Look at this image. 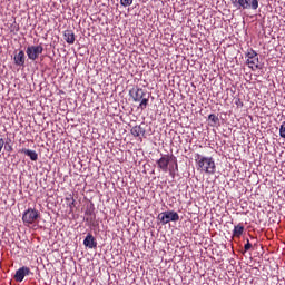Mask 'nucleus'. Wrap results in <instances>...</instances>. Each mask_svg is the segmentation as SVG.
I'll return each instance as SVG.
<instances>
[{
	"instance_id": "0eeeda50",
	"label": "nucleus",
	"mask_w": 285,
	"mask_h": 285,
	"mask_svg": "<svg viewBox=\"0 0 285 285\" xmlns=\"http://www.w3.org/2000/svg\"><path fill=\"white\" fill-rule=\"evenodd\" d=\"M26 52L28 59H30L31 61H37V59H39V55H42L43 52V46H30L27 48Z\"/></svg>"
},
{
	"instance_id": "f8f14e48",
	"label": "nucleus",
	"mask_w": 285,
	"mask_h": 285,
	"mask_svg": "<svg viewBox=\"0 0 285 285\" xmlns=\"http://www.w3.org/2000/svg\"><path fill=\"white\" fill-rule=\"evenodd\" d=\"M20 153L29 157L31 161H37V159H39V154H37L35 150L23 148L20 150Z\"/></svg>"
},
{
	"instance_id": "9b49d317",
	"label": "nucleus",
	"mask_w": 285,
	"mask_h": 285,
	"mask_svg": "<svg viewBox=\"0 0 285 285\" xmlns=\"http://www.w3.org/2000/svg\"><path fill=\"white\" fill-rule=\"evenodd\" d=\"M83 245L86 248H96L97 240L95 239V236H92V234H88L83 240Z\"/></svg>"
},
{
	"instance_id": "f257e3e1",
	"label": "nucleus",
	"mask_w": 285,
	"mask_h": 285,
	"mask_svg": "<svg viewBox=\"0 0 285 285\" xmlns=\"http://www.w3.org/2000/svg\"><path fill=\"white\" fill-rule=\"evenodd\" d=\"M195 161L197 164V170H202L207 175H215L217 170V166L215 165V159H213V157H206V156L196 154Z\"/></svg>"
},
{
	"instance_id": "4468645a",
	"label": "nucleus",
	"mask_w": 285,
	"mask_h": 285,
	"mask_svg": "<svg viewBox=\"0 0 285 285\" xmlns=\"http://www.w3.org/2000/svg\"><path fill=\"white\" fill-rule=\"evenodd\" d=\"M63 39L70 45L75 43V32L72 30H66L63 32Z\"/></svg>"
},
{
	"instance_id": "6e6552de",
	"label": "nucleus",
	"mask_w": 285,
	"mask_h": 285,
	"mask_svg": "<svg viewBox=\"0 0 285 285\" xmlns=\"http://www.w3.org/2000/svg\"><path fill=\"white\" fill-rule=\"evenodd\" d=\"M39 219V210L29 208L22 215L23 224H35V220Z\"/></svg>"
},
{
	"instance_id": "f3484780",
	"label": "nucleus",
	"mask_w": 285,
	"mask_h": 285,
	"mask_svg": "<svg viewBox=\"0 0 285 285\" xmlns=\"http://www.w3.org/2000/svg\"><path fill=\"white\" fill-rule=\"evenodd\" d=\"M120 4L124 6V8H128V6H132V0H120Z\"/></svg>"
},
{
	"instance_id": "423d86ee",
	"label": "nucleus",
	"mask_w": 285,
	"mask_h": 285,
	"mask_svg": "<svg viewBox=\"0 0 285 285\" xmlns=\"http://www.w3.org/2000/svg\"><path fill=\"white\" fill-rule=\"evenodd\" d=\"M158 219L164 226L170 224V222H179V214L173 210L163 212L158 215Z\"/></svg>"
},
{
	"instance_id": "ddd939ff",
	"label": "nucleus",
	"mask_w": 285,
	"mask_h": 285,
	"mask_svg": "<svg viewBox=\"0 0 285 285\" xmlns=\"http://www.w3.org/2000/svg\"><path fill=\"white\" fill-rule=\"evenodd\" d=\"M131 135L134 137H141V135H146V129L144 127H141V125L139 126H135L131 128Z\"/></svg>"
},
{
	"instance_id": "9d476101",
	"label": "nucleus",
	"mask_w": 285,
	"mask_h": 285,
	"mask_svg": "<svg viewBox=\"0 0 285 285\" xmlns=\"http://www.w3.org/2000/svg\"><path fill=\"white\" fill-rule=\"evenodd\" d=\"M16 66H26V52L20 50L13 58Z\"/></svg>"
},
{
	"instance_id": "a211bd4d",
	"label": "nucleus",
	"mask_w": 285,
	"mask_h": 285,
	"mask_svg": "<svg viewBox=\"0 0 285 285\" xmlns=\"http://www.w3.org/2000/svg\"><path fill=\"white\" fill-rule=\"evenodd\" d=\"M279 135L283 139H285V121L281 125Z\"/></svg>"
},
{
	"instance_id": "4be33fe9",
	"label": "nucleus",
	"mask_w": 285,
	"mask_h": 285,
	"mask_svg": "<svg viewBox=\"0 0 285 285\" xmlns=\"http://www.w3.org/2000/svg\"><path fill=\"white\" fill-rule=\"evenodd\" d=\"M7 150H8V153H12V146L9 145Z\"/></svg>"
},
{
	"instance_id": "412c9836",
	"label": "nucleus",
	"mask_w": 285,
	"mask_h": 285,
	"mask_svg": "<svg viewBox=\"0 0 285 285\" xmlns=\"http://www.w3.org/2000/svg\"><path fill=\"white\" fill-rule=\"evenodd\" d=\"M235 104H236V106H238L240 108H242V106H244V102H242L240 99H236Z\"/></svg>"
},
{
	"instance_id": "7ed1b4c3",
	"label": "nucleus",
	"mask_w": 285,
	"mask_h": 285,
	"mask_svg": "<svg viewBox=\"0 0 285 285\" xmlns=\"http://www.w3.org/2000/svg\"><path fill=\"white\" fill-rule=\"evenodd\" d=\"M130 97H132L134 101H140L139 104V108L140 110H146V108H148V97L146 98V91H144V89L141 88H132L129 91Z\"/></svg>"
},
{
	"instance_id": "dca6fc26",
	"label": "nucleus",
	"mask_w": 285,
	"mask_h": 285,
	"mask_svg": "<svg viewBox=\"0 0 285 285\" xmlns=\"http://www.w3.org/2000/svg\"><path fill=\"white\" fill-rule=\"evenodd\" d=\"M209 121H212L213 124H219V117H217L215 114H210L208 116Z\"/></svg>"
},
{
	"instance_id": "39448f33",
	"label": "nucleus",
	"mask_w": 285,
	"mask_h": 285,
	"mask_svg": "<svg viewBox=\"0 0 285 285\" xmlns=\"http://www.w3.org/2000/svg\"><path fill=\"white\" fill-rule=\"evenodd\" d=\"M246 63L248 66V68H250L252 70H261L262 67L259 66V56L257 55V52L253 49H250L247 53H246Z\"/></svg>"
},
{
	"instance_id": "6ab92c4d",
	"label": "nucleus",
	"mask_w": 285,
	"mask_h": 285,
	"mask_svg": "<svg viewBox=\"0 0 285 285\" xmlns=\"http://www.w3.org/2000/svg\"><path fill=\"white\" fill-rule=\"evenodd\" d=\"M244 248H245V253L248 252L249 248H253L250 240L247 239V243L245 244Z\"/></svg>"
},
{
	"instance_id": "20e7f679",
	"label": "nucleus",
	"mask_w": 285,
	"mask_h": 285,
	"mask_svg": "<svg viewBox=\"0 0 285 285\" xmlns=\"http://www.w3.org/2000/svg\"><path fill=\"white\" fill-rule=\"evenodd\" d=\"M233 3L238 10H257L259 8L258 0H234Z\"/></svg>"
},
{
	"instance_id": "1a4fd4ad",
	"label": "nucleus",
	"mask_w": 285,
	"mask_h": 285,
	"mask_svg": "<svg viewBox=\"0 0 285 285\" xmlns=\"http://www.w3.org/2000/svg\"><path fill=\"white\" fill-rule=\"evenodd\" d=\"M26 275H30V267H21L16 272L14 279L16 282H21L26 278Z\"/></svg>"
},
{
	"instance_id": "f03ea898",
	"label": "nucleus",
	"mask_w": 285,
	"mask_h": 285,
	"mask_svg": "<svg viewBox=\"0 0 285 285\" xmlns=\"http://www.w3.org/2000/svg\"><path fill=\"white\" fill-rule=\"evenodd\" d=\"M173 159V156L170 155H164L161 158H159L156 164L163 173H169L170 177L175 178V173L179 171V165L177 164V160H175V167H169L170 160Z\"/></svg>"
},
{
	"instance_id": "5701e85b",
	"label": "nucleus",
	"mask_w": 285,
	"mask_h": 285,
	"mask_svg": "<svg viewBox=\"0 0 285 285\" xmlns=\"http://www.w3.org/2000/svg\"><path fill=\"white\" fill-rule=\"evenodd\" d=\"M75 205V199L71 198V204L70 206L72 207Z\"/></svg>"
},
{
	"instance_id": "2eb2a0df",
	"label": "nucleus",
	"mask_w": 285,
	"mask_h": 285,
	"mask_svg": "<svg viewBox=\"0 0 285 285\" xmlns=\"http://www.w3.org/2000/svg\"><path fill=\"white\" fill-rule=\"evenodd\" d=\"M243 234H244V226L237 225L234 227V232H233L234 237H242Z\"/></svg>"
},
{
	"instance_id": "aec40b11",
	"label": "nucleus",
	"mask_w": 285,
	"mask_h": 285,
	"mask_svg": "<svg viewBox=\"0 0 285 285\" xmlns=\"http://www.w3.org/2000/svg\"><path fill=\"white\" fill-rule=\"evenodd\" d=\"M3 146H6V141L3 140V138H0V153L1 150H3Z\"/></svg>"
}]
</instances>
